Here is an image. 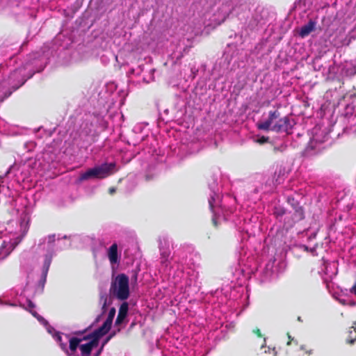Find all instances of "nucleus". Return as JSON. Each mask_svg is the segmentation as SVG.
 <instances>
[{"mask_svg":"<svg viewBox=\"0 0 356 356\" xmlns=\"http://www.w3.org/2000/svg\"><path fill=\"white\" fill-rule=\"evenodd\" d=\"M269 140V138L268 137H266V136H261V138H259L258 140H257V142L259 143V144H264L266 143H267Z\"/></svg>","mask_w":356,"mask_h":356,"instance_id":"obj_20","label":"nucleus"},{"mask_svg":"<svg viewBox=\"0 0 356 356\" xmlns=\"http://www.w3.org/2000/svg\"><path fill=\"white\" fill-rule=\"evenodd\" d=\"M47 239H48V243L53 244L55 242V240H56L55 234L49 235L48 237H47Z\"/></svg>","mask_w":356,"mask_h":356,"instance_id":"obj_21","label":"nucleus"},{"mask_svg":"<svg viewBox=\"0 0 356 356\" xmlns=\"http://www.w3.org/2000/svg\"><path fill=\"white\" fill-rule=\"evenodd\" d=\"M112 339V335H108L104 340L102 347L104 348V345L106 344Z\"/></svg>","mask_w":356,"mask_h":356,"instance_id":"obj_26","label":"nucleus"},{"mask_svg":"<svg viewBox=\"0 0 356 356\" xmlns=\"http://www.w3.org/2000/svg\"><path fill=\"white\" fill-rule=\"evenodd\" d=\"M120 328H118L117 332H120Z\"/></svg>","mask_w":356,"mask_h":356,"instance_id":"obj_39","label":"nucleus"},{"mask_svg":"<svg viewBox=\"0 0 356 356\" xmlns=\"http://www.w3.org/2000/svg\"><path fill=\"white\" fill-rule=\"evenodd\" d=\"M108 258L111 265L118 264L120 257L118 252V244L114 243L108 250Z\"/></svg>","mask_w":356,"mask_h":356,"instance_id":"obj_6","label":"nucleus"},{"mask_svg":"<svg viewBox=\"0 0 356 356\" xmlns=\"http://www.w3.org/2000/svg\"><path fill=\"white\" fill-rule=\"evenodd\" d=\"M111 327V324L104 321L102 326L94 331L95 339L99 343L100 338L106 334Z\"/></svg>","mask_w":356,"mask_h":356,"instance_id":"obj_8","label":"nucleus"},{"mask_svg":"<svg viewBox=\"0 0 356 356\" xmlns=\"http://www.w3.org/2000/svg\"><path fill=\"white\" fill-rule=\"evenodd\" d=\"M103 349V347H101V348L98 350V352L96 353L95 356H99Z\"/></svg>","mask_w":356,"mask_h":356,"instance_id":"obj_32","label":"nucleus"},{"mask_svg":"<svg viewBox=\"0 0 356 356\" xmlns=\"http://www.w3.org/2000/svg\"><path fill=\"white\" fill-rule=\"evenodd\" d=\"M32 314H33V315L35 316L36 312H32Z\"/></svg>","mask_w":356,"mask_h":356,"instance_id":"obj_37","label":"nucleus"},{"mask_svg":"<svg viewBox=\"0 0 356 356\" xmlns=\"http://www.w3.org/2000/svg\"><path fill=\"white\" fill-rule=\"evenodd\" d=\"M82 341V339H80L77 337H72L69 340V348L72 353H75L79 343Z\"/></svg>","mask_w":356,"mask_h":356,"instance_id":"obj_12","label":"nucleus"},{"mask_svg":"<svg viewBox=\"0 0 356 356\" xmlns=\"http://www.w3.org/2000/svg\"><path fill=\"white\" fill-rule=\"evenodd\" d=\"M350 292L356 296V282L354 283V284L350 289Z\"/></svg>","mask_w":356,"mask_h":356,"instance_id":"obj_24","label":"nucleus"},{"mask_svg":"<svg viewBox=\"0 0 356 356\" xmlns=\"http://www.w3.org/2000/svg\"><path fill=\"white\" fill-rule=\"evenodd\" d=\"M24 83V82H22L20 85L19 86H13L11 89H10L8 91L4 93V97L1 99V102H3L5 99L8 98V97H10L12 93L17 90L19 87H21L23 84Z\"/></svg>","mask_w":356,"mask_h":356,"instance_id":"obj_14","label":"nucleus"},{"mask_svg":"<svg viewBox=\"0 0 356 356\" xmlns=\"http://www.w3.org/2000/svg\"><path fill=\"white\" fill-rule=\"evenodd\" d=\"M112 339V335H108L104 340L102 347L104 348V345L106 344Z\"/></svg>","mask_w":356,"mask_h":356,"instance_id":"obj_27","label":"nucleus"},{"mask_svg":"<svg viewBox=\"0 0 356 356\" xmlns=\"http://www.w3.org/2000/svg\"><path fill=\"white\" fill-rule=\"evenodd\" d=\"M304 218L305 213L302 207H296L291 216L286 218L285 224L287 225L289 227H292L296 222L302 220Z\"/></svg>","mask_w":356,"mask_h":356,"instance_id":"obj_4","label":"nucleus"},{"mask_svg":"<svg viewBox=\"0 0 356 356\" xmlns=\"http://www.w3.org/2000/svg\"><path fill=\"white\" fill-rule=\"evenodd\" d=\"M115 163H104L99 166L90 168L86 172L82 173L79 177L80 181H84L90 178L104 179L111 175L115 171Z\"/></svg>","mask_w":356,"mask_h":356,"instance_id":"obj_3","label":"nucleus"},{"mask_svg":"<svg viewBox=\"0 0 356 356\" xmlns=\"http://www.w3.org/2000/svg\"><path fill=\"white\" fill-rule=\"evenodd\" d=\"M302 248H303L305 250H306V251H309V248H308V247H307V245H302Z\"/></svg>","mask_w":356,"mask_h":356,"instance_id":"obj_33","label":"nucleus"},{"mask_svg":"<svg viewBox=\"0 0 356 356\" xmlns=\"http://www.w3.org/2000/svg\"><path fill=\"white\" fill-rule=\"evenodd\" d=\"M146 179H147V180H149V177H146Z\"/></svg>","mask_w":356,"mask_h":356,"instance_id":"obj_38","label":"nucleus"},{"mask_svg":"<svg viewBox=\"0 0 356 356\" xmlns=\"http://www.w3.org/2000/svg\"><path fill=\"white\" fill-rule=\"evenodd\" d=\"M253 333L255 334L258 337H262L263 335L261 332V330L258 328V327H256L254 328L253 330H252Z\"/></svg>","mask_w":356,"mask_h":356,"instance_id":"obj_22","label":"nucleus"},{"mask_svg":"<svg viewBox=\"0 0 356 356\" xmlns=\"http://www.w3.org/2000/svg\"><path fill=\"white\" fill-rule=\"evenodd\" d=\"M212 222H213V225H214L215 227H217V225H218V224H217V220H216V219L215 218H212Z\"/></svg>","mask_w":356,"mask_h":356,"instance_id":"obj_31","label":"nucleus"},{"mask_svg":"<svg viewBox=\"0 0 356 356\" xmlns=\"http://www.w3.org/2000/svg\"><path fill=\"white\" fill-rule=\"evenodd\" d=\"M287 335H288V338H289V341L287 342L286 344H287V346H289V345H291V341H293V339L291 337V335L289 333L287 334Z\"/></svg>","mask_w":356,"mask_h":356,"instance_id":"obj_29","label":"nucleus"},{"mask_svg":"<svg viewBox=\"0 0 356 356\" xmlns=\"http://www.w3.org/2000/svg\"><path fill=\"white\" fill-rule=\"evenodd\" d=\"M27 303H28V307L29 309H32L35 307V305L32 301L29 300H27Z\"/></svg>","mask_w":356,"mask_h":356,"instance_id":"obj_28","label":"nucleus"},{"mask_svg":"<svg viewBox=\"0 0 356 356\" xmlns=\"http://www.w3.org/2000/svg\"><path fill=\"white\" fill-rule=\"evenodd\" d=\"M80 339H82V341H85V340H94L95 339V335H94V332H92V333H90L86 336H84L83 338H81Z\"/></svg>","mask_w":356,"mask_h":356,"instance_id":"obj_19","label":"nucleus"},{"mask_svg":"<svg viewBox=\"0 0 356 356\" xmlns=\"http://www.w3.org/2000/svg\"><path fill=\"white\" fill-rule=\"evenodd\" d=\"M117 332L114 331L113 332H111L109 335H112V338L115 335Z\"/></svg>","mask_w":356,"mask_h":356,"instance_id":"obj_34","label":"nucleus"},{"mask_svg":"<svg viewBox=\"0 0 356 356\" xmlns=\"http://www.w3.org/2000/svg\"><path fill=\"white\" fill-rule=\"evenodd\" d=\"M109 293L120 300H126L130 296L129 277L121 273L112 280Z\"/></svg>","mask_w":356,"mask_h":356,"instance_id":"obj_2","label":"nucleus"},{"mask_svg":"<svg viewBox=\"0 0 356 356\" xmlns=\"http://www.w3.org/2000/svg\"><path fill=\"white\" fill-rule=\"evenodd\" d=\"M52 257L49 254H46L42 266V280L43 284L46 282L47 273L51 263Z\"/></svg>","mask_w":356,"mask_h":356,"instance_id":"obj_10","label":"nucleus"},{"mask_svg":"<svg viewBox=\"0 0 356 356\" xmlns=\"http://www.w3.org/2000/svg\"><path fill=\"white\" fill-rule=\"evenodd\" d=\"M209 204H210L211 209H213V204H212V203L211 202H209Z\"/></svg>","mask_w":356,"mask_h":356,"instance_id":"obj_35","label":"nucleus"},{"mask_svg":"<svg viewBox=\"0 0 356 356\" xmlns=\"http://www.w3.org/2000/svg\"><path fill=\"white\" fill-rule=\"evenodd\" d=\"M348 334L346 337V342L349 344H353L356 341V321L349 327Z\"/></svg>","mask_w":356,"mask_h":356,"instance_id":"obj_11","label":"nucleus"},{"mask_svg":"<svg viewBox=\"0 0 356 356\" xmlns=\"http://www.w3.org/2000/svg\"><path fill=\"white\" fill-rule=\"evenodd\" d=\"M294 125L293 120L289 115L281 117L278 110L270 111L268 119L261 122H258L257 126L259 129L275 131L277 133L285 132L289 134Z\"/></svg>","mask_w":356,"mask_h":356,"instance_id":"obj_1","label":"nucleus"},{"mask_svg":"<svg viewBox=\"0 0 356 356\" xmlns=\"http://www.w3.org/2000/svg\"><path fill=\"white\" fill-rule=\"evenodd\" d=\"M10 253V248L6 242L3 241L0 246V260L7 257Z\"/></svg>","mask_w":356,"mask_h":356,"instance_id":"obj_13","label":"nucleus"},{"mask_svg":"<svg viewBox=\"0 0 356 356\" xmlns=\"http://www.w3.org/2000/svg\"><path fill=\"white\" fill-rule=\"evenodd\" d=\"M88 329H89V327L86 328L83 330L76 331V332H74L73 334L74 335H82V334H85L88 330Z\"/></svg>","mask_w":356,"mask_h":356,"instance_id":"obj_23","label":"nucleus"},{"mask_svg":"<svg viewBox=\"0 0 356 356\" xmlns=\"http://www.w3.org/2000/svg\"><path fill=\"white\" fill-rule=\"evenodd\" d=\"M134 280H135V281H136V280H137V275H136V274L134 275Z\"/></svg>","mask_w":356,"mask_h":356,"instance_id":"obj_36","label":"nucleus"},{"mask_svg":"<svg viewBox=\"0 0 356 356\" xmlns=\"http://www.w3.org/2000/svg\"><path fill=\"white\" fill-rule=\"evenodd\" d=\"M115 191H116V190H115V188H109V193L112 195V194H113V193H115Z\"/></svg>","mask_w":356,"mask_h":356,"instance_id":"obj_30","label":"nucleus"},{"mask_svg":"<svg viewBox=\"0 0 356 356\" xmlns=\"http://www.w3.org/2000/svg\"><path fill=\"white\" fill-rule=\"evenodd\" d=\"M112 339V335H108L104 340L102 347L104 348V345L106 344Z\"/></svg>","mask_w":356,"mask_h":356,"instance_id":"obj_25","label":"nucleus"},{"mask_svg":"<svg viewBox=\"0 0 356 356\" xmlns=\"http://www.w3.org/2000/svg\"><path fill=\"white\" fill-rule=\"evenodd\" d=\"M56 341L59 343L61 349L63 351L67 353V345H66V343H63L61 335L60 334H56Z\"/></svg>","mask_w":356,"mask_h":356,"instance_id":"obj_16","label":"nucleus"},{"mask_svg":"<svg viewBox=\"0 0 356 356\" xmlns=\"http://www.w3.org/2000/svg\"><path fill=\"white\" fill-rule=\"evenodd\" d=\"M286 213V210L284 208L277 207L275 208L274 215L276 218L282 217Z\"/></svg>","mask_w":356,"mask_h":356,"instance_id":"obj_18","label":"nucleus"},{"mask_svg":"<svg viewBox=\"0 0 356 356\" xmlns=\"http://www.w3.org/2000/svg\"><path fill=\"white\" fill-rule=\"evenodd\" d=\"M115 315V309L114 307H112L110 309L107 318L105 321L112 325Z\"/></svg>","mask_w":356,"mask_h":356,"instance_id":"obj_15","label":"nucleus"},{"mask_svg":"<svg viewBox=\"0 0 356 356\" xmlns=\"http://www.w3.org/2000/svg\"><path fill=\"white\" fill-rule=\"evenodd\" d=\"M129 311V304L127 302H123L118 311V314L115 322L116 326L120 325L125 320Z\"/></svg>","mask_w":356,"mask_h":356,"instance_id":"obj_5","label":"nucleus"},{"mask_svg":"<svg viewBox=\"0 0 356 356\" xmlns=\"http://www.w3.org/2000/svg\"><path fill=\"white\" fill-rule=\"evenodd\" d=\"M99 343L95 340H91L88 343L80 346L81 356H90L93 348L97 347Z\"/></svg>","mask_w":356,"mask_h":356,"instance_id":"obj_9","label":"nucleus"},{"mask_svg":"<svg viewBox=\"0 0 356 356\" xmlns=\"http://www.w3.org/2000/svg\"><path fill=\"white\" fill-rule=\"evenodd\" d=\"M287 202L291 206L293 209H294V208L296 207H301L300 205V203L297 200H296L295 198L293 197H289L287 199Z\"/></svg>","mask_w":356,"mask_h":356,"instance_id":"obj_17","label":"nucleus"},{"mask_svg":"<svg viewBox=\"0 0 356 356\" xmlns=\"http://www.w3.org/2000/svg\"><path fill=\"white\" fill-rule=\"evenodd\" d=\"M316 22L310 19L308 23L302 26L298 32L299 35L304 38L308 36L312 31L315 30Z\"/></svg>","mask_w":356,"mask_h":356,"instance_id":"obj_7","label":"nucleus"}]
</instances>
